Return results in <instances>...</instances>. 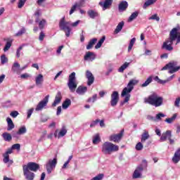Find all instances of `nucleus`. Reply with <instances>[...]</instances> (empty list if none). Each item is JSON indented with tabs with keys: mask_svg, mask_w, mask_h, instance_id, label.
Listing matches in <instances>:
<instances>
[{
	"mask_svg": "<svg viewBox=\"0 0 180 180\" xmlns=\"http://www.w3.org/2000/svg\"><path fill=\"white\" fill-rule=\"evenodd\" d=\"M2 137L4 141H12V135L8 132H4L2 134Z\"/></svg>",
	"mask_w": 180,
	"mask_h": 180,
	"instance_id": "30",
	"label": "nucleus"
},
{
	"mask_svg": "<svg viewBox=\"0 0 180 180\" xmlns=\"http://www.w3.org/2000/svg\"><path fill=\"white\" fill-rule=\"evenodd\" d=\"M155 131L157 136H159V137H161V130H160V129L157 128Z\"/></svg>",
	"mask_w": 180,
	"mask_h": 180,
	"instance_id": "62",
	"label": "nucleus"
},
{
	"mask_svg": "<svg viewBox=\"0 0 180 180\" xmlns=\"http://www.w3.org/2000/svg\"><path fill=\"white\" fill-rule=\"evenodd\" d=\"M149 20H157V22H160V17L157 14H154L149 18Z\"/></svg>",
	"mask_w": 180,
	"mask_h": 180,
	"instance_id": "49",
	"label": "nucleus"
},
{
	"mask_svg": "<svg viewBox=\"0 0 180 180\" xmlns=\"http://www.w3.org/2000/svg\"><path fill=\"white\" fill-rule=\"evenodd\" d=\"M61 114V106H58L57 108L56 115L57 116H59V115Z\"/></svg>",
	"mask_w": 180,
	"mask_h": 180,
	"instance_id": "63",
	"label": "nucleus"
},
{
	"mask_svg": "<svg viewBox=\"0 0 180 180\" xmlns=\"http://www.w3.org/2000/svg\"><path fill=\"white\" fill-rule=\"evenodd\" d=\"M134 43H136V38H132L130 41L128 46V51H130L131 49H133V46H134Z\"/></svg>",
	"mask_w": 180,
	"mask_h": 180,
	"instance_id": "43",
	"label": "nucleus"
},
{
	"mask_svg": "<svg viewBox=\"0 0 180 180\" xmlns=\"http://www.w3.org/2000/svg\"><path fill=\"white\" fill-rule=\"evenodd\" d=\"M146 102H147V103H149V105H152V106L158 108L162 105V102H164V98L158 96L157 93H153L148 97V98L146 100Z\"/></svg>",
	"mask_w": 180,
	"mask_h": 180,
	"instance_id": "5",
	"label": "nucleus"
},
{
	"mask_svg": "<svg viewBox=\"0 0 180 180\" xmlns=\"http://www.w3.org/2000/svg\"><path fill=\"white\" fill-rule=\"evenodd\" d=\"M143 142H139L136 146H135V148H136V151H141V150H143Z\"/></svg>",
	"mask_w": 180,
	"mask_h": 180,
	"instance_id": "46",
	"label": "nucleus"
},
{
	"mask_svg": "<svg viewBox=\"0 0 180 180\" xmlns=\"http://www.w3.org/2000/svg\"><path fill=\"white\" fill-rule=\"evenodd\" d=\"M95 58H96V56H95L94 52L89 51L84 56L85 61H94Z\"/></svg>",
	"mask_w": 180,
	"mask_h": 180,
	"instance_id": "18",
	"label": "nucleus"
},
{
	"mask_svg": "<svg viewBox=\"0 0 180 180\" xmlns=\"http://www.w3.org/2000/svg\"><path fill=\"white\" fill-rule=\"evenodd\" d=\"M57 165V158H53V160L50 159L48 162L46 164V172L48 174H50L53 172L56 166Z\"/></svg>",
	"mask_w": 180,
	"mask_h": 180,
	"instance_id": "9",
	"label": "nucleus"
},
{
	"mask_svg": "<svg viewBox=\"0 0 180 180\" xmlns=\"http://www.w3.org/2000/svg\"><path fill=\"white\" fill-rule=\"evenodd\" d=\"M101 151L105 155H110L112 153L119 151V146L112 142L106 141L103 144Z\"/></svg>",
	"mask_w": 180,
	"mask_h": 180,
	"instance_id": "6",
	"label": "nucleus"
},
{
	"mask_svg": "<svg viewBox=\"0 0 180 180\" xmlns=\"http://www.w3.org/2000/svg\"><path fill=\"white\" fill-rule=\"evenodd\" d=\"M6 122L8 124V127H7L8 131H11V130H13V129H15V124H13V121H12V119H11V117H7Z\"/></svg>",
	"mask_w": 180,
	"mask_h": 180,
	"instance_id": "22",
	"label": "nucleus"
},
{
	"mask_svg": "<svg viewBox=\"0 0 180 180\" xmlns=\"http://www.w3.org/2000/svg\"><path fill=\"white\" fill-rule=\"evenodd\" d=\"M34 111V108H31L30 110H27V119H30V117L32 116V114L33 113V112Z\"/></svg>",
	"mask_w": 180,
	"mask_h": 180,
	"instance_id": "52",
	"label": "nucleus"
},
{
	"mask_svg": "<svg viewBox=\"0 0 180 180\" xmlns=\"http://www.w3.org/2000/svg\"><path fill=\"white\" fill-rule=\"evenodd\" d=\"M150 139V134H148V131L144 130L143 134L141 135V142L146 143L147 140Z\"/></svg>",
	"mask_w": 180,
	"mask_h": 180,
	"instance_id": "23",
	"label": "nucleus"
},
{
	"mask_svg": "<svg viewBox=\"0 0 180 180\" xmlns=\"http://www.w3.org/2000/svg\"><path fill=\"white\" fill-rule=\"evenodd\" d=\"M65 134H67V129L65 127H63L58 135V139H60V137H64Z\"/></svg>",
	"mask_w": 180,
	"mask_h": 180,
	"instance_id": "40",
	"label": "nucleus"
},
{
	"mask_svg": "<svg viewBox=\"0 0 180 180\" xmlns=\"http://www.w3.org/2000/svg\"><path fill=\"white\" fill-rule=\"evenodd\" d=\"M96 41H98V39L96 38H93L89 41V44L86 46V50H91L95 46L96 44Z\"/></svg>",
	"mask_w": 180,
	"mask_h": 180,
	"instance_id": "25",
	"label": "nucleus"
},
{
	"mask_svg": "<svg viewBox=\"0 0 180 180\" xmlns=\"http://www.w3.org/2000/svg\"><path fill=\"white\" fill-rule=\"evenodd\" d=\"M88 91V87L84 86H79L76 90L78 95H85Z\"/></svg>",
	"mask_w": 180,
	"mask_h": 180,
	"instance_id": "20",
	"label": "nucleus"
},
{
	"mask_svg": "<svg viewBox=\"0 0 180 180\" xmlns=\"http://www.w3.org/2000/svg\"><path fill=\"white\" fill-rule=\"evenodd\" d=\"M50 98L49 95H47L42 101H41L37 105L35 110L39 112V110H42L43 108L47 106L49 103V98Z\"/></svg>",
	"mask_w": 180,
	"mask_h": 180,
	"instance_id": "10",
	"label": "nucleus"
},
{
	"mask_svg": "<svg viewBox=\"0 0 180 180\" xmlns=\"http://www.w3.org/2000/svg\"><path fill=\"white\" fill-rule=\"evenodd\" d=\"M130 63L125 62L119 69L118 71L119 72H123V71L125 70L126 68H127V67H129Z\"/></svg>",
	"mask_w": 180,
	"mask_h": 180,
	"instance_id": "41",
	"label": "nucleus"
},
{
	"mask_svg": "<svg viewBox=\"0 0 180 180\" xmlns=\"http://www.w3.org/2000/svg\"><path fill=\"white\" fill-rule=\"evenodd\" d=\"M20 78L25 79V78H29V74L25 73L20 75Z\"/></svg>",
	"mask_w": 180,
	"mask_h": 180,
	"instance_id": "64",
	"label": "nucleus"
},
{
	"mask_svg": "<svg viewBox=\"0 0 180 180\" xmlns=\"http://www.w3.org/2000/svg\"><path fill=\"white\" fill-rule=\"evenodd\" d=\"M45 25H46V20H42L39 22V27L40 30H43V29H44Z\"/></svg>",
	"mask_w": 180,
	"mask_h": 180,
	"instance_id": "48",
	"label": "nucleus"
},
{
	"mask_svg": "<svg viewBox=\"0 0 180 180\" xmlns=\"http://www.w3.org/2000/svg\"><path fill=\"white\" fill-rule=\"evenodd\" d=\"M9 154H12V149L7 150L6 153L3 154V162H4V164H8L9 161H11V162H13L12 160H9Z\"/></svg>",
	"mask_w": 180,
	"mask_h": 180,
	"instance_id": "19",
	"label": "nucleus"
},
{
	"mask_svg": "<svg viewBox=\"0 0 180 180\" xmlns=\"http://www.w3.org/2000/svg\"><path fill=\"white\" fill-rule=\"evenodd\" d=\"M86 77L87 78V85L91 86L92 84H94L95 81V77L91 71L86 70Z\"/></svg>",
	"mask_w": 180,
	"mask_h": 180,
	"instance_id": "13",
	"label": "nucleus"
},
{
	"mask_svg": "<svg viewBox=\"0 0 180 180\" xmlns=\"http://www.w3.org/2000/svg\"><path fill=\"white\" fill-rule=\"evenodd\" d=\"M98 99V94H94L91 98H88L87 102H92L93 103Z\"/></svg>",
	"mask_w": 180,
	"mask_h": 180,
	"instance_id": "47",
	"label": "nucleus"
},
{
	"mask_svg": "<svg viewBox=\"0 0 180 180\" xmlns=\"http://www.w3.org/2000/svg\"><path fill=\"white\" fill-rule=\"evenodd\" d=\"M23 49V46H20L16 51V57L17 58H19L20 57V51Z\"/></svg>",
	"mask_w": 180,
	"mask_h": 180,
	"instance_id": "56",
	"label": "nucleus"
},
{
	"mask_svg": "<svg viewBox=\"0 0 180 180\" xmlns=\"http://www.w3.org/2000/svg\"><path fill=\"white\" fill-rule=\"evenodd\" d=\"M129 6V4H127V1H122L120 3L118 9L120 12H123L127 9V7Z\"/></svg>",
	"mask_w": 180,
	"mask_h": 180,
	"instance_id": "21",
	"label": "nucleus"
},
{
	"mask_svg": "<svg viewBox=\"0 0 180 180\" xmlns=\"http://www.w3.org/2000/svg\"><path fill=\"white\" fill-rule=\"evenodd\" d=\"M44 37H46V34L43 31H41L39 34V40L40 41H43V40H44Z\"/></svg>",
	"mask_w": 180,
	"mask_h": 180,
	"instance_id": "54",
	"label": "nucleus"
},
{
	"mask_svg": "<svg viewBox=\"0 0 180 180\" xmlns=\"http://www.w3.org/2000/svg\"><path fill=\"white\" fill-rule=\"evenodd\" d=\"M87 15L91 18V19H95L98 16V12L94 11V10H89L87 11Z\"/></svg>",
	"mask_w": 180,
	"mask_h": 180,
	"instance_id": "28",
	"label": "nucleus"
},
{
	"mask_svg": "<svg viewBox=\"0 0 180 180\" xmlns=\"http://www.w3.org/2000/svg\"><path fill=\"white\" fill-rule=\"evenodd\" d=\"M98 143H101V136L97 134L93 136V144H98Z\"/></svg>",
	"mask_w": 180,
	"mask_h": 180,
	"instance_id": "35",
	"label": "nucleus"
},
{
	"mask_svg": "<svg viewBox=\"0 0 180 180\" xmlns=\"http://www.w3.org/2000/svg\"><path fill=\"white\" fill-rule=\"evenodd\" d=\"M39 168H40V166L36 162H28L27 165H22V171L25 179H34V173L33 172H36ZM30 171H32L33 172Z\"/></svg>",
	"mask_w": 180,
	"mask_h": 180,
	"instance_id": "2",
	"label": "nucleus"
},
{
	"mask_svg": "<svg viewBox=\"0 0 180 180\" xmlns=\"http://www.w3.org/2000/svg\"><path fill=\"white\" fill-rule=\"evenodd\" d=\"M99 122H100L99 120H96L93 121L90 124V127H95V126H96V124H98V123H99Z\"/></svg>",
	"mask_w": 180,
	"mask_h": 180,
	"instance_id": "60",
	"label": "nucleus"
},
{
	"mask_svg": "<svg viewBox=\"0 0 180 180\" xmlns=\"http://www.w3.org/2000/svg\"><path fill=\"white\" fill-rule=\"evenodd\" d=\"M137 16H139L138 11H135V12L132 13L128 19V22H133V20H134V19H136L137 18Z\"/></svg>",
	"mask_w": 180,
	"mask_h": 180,
	"instance_id": "36",
	"label": "nucleus"
},
{
	"mask_svg": "<svg viewBox=\"0 0 180 180\" xmlns=\"http://www.w3.org/2000/svg\"><path fill=\"white\" fill-rule=\"evenodd\" d=\"M165 114L159 112L156 115L155 119H156V122H161V120H162V117H165Z\"/></svg>",
	"mask_w": 180,
	"mask_h": 180,
	"instance_id": "38",
	"label": "nucleus"
},
{
	"mask_svg": "<svg viewBox=\"0 0 180 180\" xmlns=\"http://www.w3.org/2000/svg\"><path fill=\"white\" fill-rule=\"evenodd\" d=\"M123 26H124V22L122 21L116 27L115 30V33L117 34V33L120 32L122 31V29H123Z\"/></svg>",
	"mask_w": 180,
	"mask_h": 180,
	"instance_id": "32",
	"label": "nucleus"
},
{
	"mask_svg": "<svg viewBox=\"0 0 180 180\" xmlns=\"http://www.w3.org/2000/svg\"><path fill=\"white\" fill-rule=\"evenodd\" d=\"M157 2V0H148L146 1L143 4V9H146L148 6H150V5H153V4H155Z\"/></svg>",
	"mask_w": 180,
	"mask_h": 180,
	"instance_id": "34",
	"label": "nucleus"
},
{
	"mask_svg": "<svg viewBox=\"0 0 180 180\" xmlns=\"http://www.w3.org/2000/svg\"><path fill=\"white\" fill-rule=\"evenodd\" d=\"M20 70V64H19V63L18 62H15L13 64V66L11 68V71H13V72H16V74H19Z\"/></svg>",
	"mask_w": 180,
	"mask_h": 180,
	"instance_id": "24",
	"label": "nucleus"
},
{
	"mask_svg": "<svg viewBox=\"0 0 180 180\" xmlns=\"http://www.w3.org/2000/svg\"><path fill=\"white\" fill-rule=\"evenodd\" d=\"M68 86L70 92H75V89H77V86H78V83H77V77H75V72H72L69 75Z\"/></svg>",
	"mask_w": 180,
	"mask_h": 180,
	"instance_id": "7",
	"label": "nucleus"
},
{
	"mask_svg": "<svg viewBox=\"0 0 180 180\" xmlns=\"http://www.w3.org/2000/svg\"><path fill=\"white\" fill-rule=\"evenodd\" d=\"M25 33H26V29L22 27L15 34V36L18 37L19 36H22V34H25Z\"/></svg>",
	"mask_w": 180,
	"mask_h": 180,
	"instance_id": "45",
	"label": "nucleus"
},
{
	"mask_svg": "<svg viewBox=\"0 0 180 180\" xmlns=\"http://www.w3.org/2000/svg\"><path fill=\"white\" fill-rule=\"evenodd\" d=\"M44 79H43V75L39 74L35 78V84L36 85H41Z\"/></svg>",
	"mask_w": 180,
	"mask_h": 180,
	"instance_id": "27",
	"label": "nucleus"
},
{
	"mask_svg": "<svg viewBox=\"0 0 180 180\" xmlns=\"http://www.w3.org/2000/svg\"><path fill=\"white\" fill-rule=\"evenodd\" d=\"M175 40H176V44L180 43V30L178 27L173 28L170 31L169 37L163 43L162 49L167 51H172V50H174L172 44Z\"/></svg>",
	"mask_w": 180,
	"mask_h": 180,
	"instance_id": "1",
	"label": "nucleus"
},
{
	"mask_svg": "<svg viewBox=\"0 0 180 180\" xmlns=\"http://www.w3.org/2000/svg\"><path fill=\"white\" fill-rule=\"evenodd\" d=\"M34 16H37L35 20L36 23H39V16H40V10H37L34 13Z\"/></svg>",
	"mask_w": 180,
	"mask_h": 180,
	"instance_id": "53",
	"label": "nucleus"
},
{
	"mask_svg": "<svg viewBox=\"0 0 180 180\" xmlns=\"http://www.w3.org/2000/svg\"><path fill=\"white\" fill-rule=\"evenodd\" d=\"M172 161L174 164H178L180 162V153L176 151Z\"/></svg>",
	"mask_w": 180,
	"mask_h": 180,
	"instance_id": "26",
	"label": "nucleus"
},
{
	"mask_svg": "<svg viewBox=\"0 0 180 180\" xmlns=\"http://www.w3.org/2000/svg\"><path fill=\"white\" fill-rule=\"evenodd\" d=\"M172 137V134L171 131L167 130L165 132L162 134V136H160V141H167V139H171Z\"/></svg>",
	"mask_w": 180,
	"mask_h": 180,
	"instance_id": "17",
	"label": "nucleus"
},
{
	"mask_svg": "<svg viewBox=\"0 0 180 180\" xmlns=\"http://www.w3.org/2000/svg\"><path fill=\"white\" fill-rule=\"evenodd\" d=\"M61 99H63V96L61 95V92L58 91L55 96L53 103H52L53 108H56L57 105L61 103Z\"/></svg>",
	"mask_w": 180,
	"mask_h": 180,
	"instance_id": "16",
	"label": "nucleus"
},
{
	"mask_svg": "<svg viewBox=\"0 0 180 180\" xmlns=\"http://www.w3.org/2000/svg\"><path fill=\"white\" fill-rule=\"evenodd\" d=\"M139 84V80L131 79L127 87L124 88L121 93V98H124L123 101L120 102V106H123L124 103H127L130 101V93L134 89V86Z\"/></svg>",
	"mask_w": 180,
	"mask_h": 180,
	"instance_id": "3",
	"label": "nucleus"
},
{
	"mask_svg": "<svg viewBox=\"0 0 180 180\" xmlns=\"http://www.w3.org/2000/svg\"><path fill=\"white\" fill-rule=\"evenodd\" d=\"M112 2L113 0H105V1H101L99 5L103 8V11H106V9H109L112 6Z\"/></svg>",
	"mask_w": 180,
	"mask_h": 180,
	"instance_id": "14",
	"label": "nucleus"
},
{
	"mask_svg": "<svg viewBox=\"0 0 180 180\" xmlns=\"http://www.w3.org/2000/svg\"><path fill=\"white\" fill-rule=\"evenodd\" d=\"M65 18H63L59 22V27L60 30H63L65 33L66 37H70V33H71V28L70 26L77 27L79 24V20L71 23V22H65Z\"/></svg>",
	"mask_w": 180,
	"mask_h": 180,
	"instance_id": "4",
	"label": "nucleus"
},
{
	"mask_svg": "<svg viewBox=\"0 0 180 180\" xmlns=\"http://www.w3.org/2000/svg\"><path fill=\"white\" fill-rule=\"evenodd\" d=\"M27 129H26V127L22 126L18 129L17 134H19L20 136L22 134H25V133H27Z\"/></svg>",
	"mask_w": 180,
	"mask_h": 180,
	"instance_id": "39",
	"label": "nucleus"
},
{
	"mask_svg": "<svg viewBox=\"0 0 180 180\" xmlns=\"http://www.w3.org/2000/svg\"><path fill=\"white\" fill-rule=\"evenodd\" d=\"M26 3V0H19L18 3V8L20 9L21 8H23L25 6V4Z\"/></svg>",
	"mask_w": 180,
	"mask_h": 180,
	"instance_id": "55",
	"label": "nucleus"
},
{
	"mask_svg": "<svg viewBox=\"0 0 180 180\" xmlns=\"http://www.w3.org/2000/svg\"><path fill=\"white\" fill-rule=\"evenodd\" d=\"M178 63L176 61H172L167 63L165 66L162 68V71H165V70H169V74H174V72H176V71H179L180 67L176 66Z\"/></svg>",
	"mask_w": 180,
	"mask_h": 180,
	"instance_id": "8",
	"label": "nucleus"
},
{
	"mask_svg": "<svg viewBox=\"0 0 180 180\" xmlns=\"http://www.w3.org/2000/svg\"><path fill=\"white\" fill-rule=\"evenodd\" d=\"M105 39L106 37L103 36L102 38L98 41L97 44L95 46V49H101V47H102V44H103V42L105 41Z\"/></svg>",
	"mask_w": 180,
	"mask_h": 180,
	"instance_id": "33",
	"label": "nucleus"
},
{
	"mask_svg": "<svg viewBox=\"0 0 180 180\" xmlns=\"http://www.w3.org/2000/svg\"><path fill=\"white\" fill-rule=\"evenodd\" d=\"M71 106V100L70 98H66L62 104L63 109H68Z\"/></svg>",
	"mask_w": 180,
	"mask_h": 180,
	"instance_id": "29",
	"label": "nucleus"
},
{
	"mask_svg": "<svg viewBox=\"0 0 180 180\" xmlns=\"http://www.w3.org/2000/svg\"><path fill=\"white\" fill-rule=\"evenodd\" d=\"M180 97H178L177 98H176L175 101H174V106H176V108H179L180 105Z\"/></svg>",
	"mask_w": 180,
	"mask_h": 180,
	"instance_id": "58",
	"label": "nucleus"
},
{
	"mask_svg": "<svg viewBox=\"0 0 180 180\" xmlns=\"http://www.w3.org/2000/svg\"><path fill=\"white\" fill-rule=\"evenodd\" d=\"M10 115L11 116V117H18V116L19 115V112L18 111H13L11 112Z\"/></svg>",
	"mask_w": 180,
	"mask_h": 180,
	"instance_id": "57",
	"label": "nucleus"
},
{
	"mask_svg": "<svg viewBox=\"0 0 180 180\" xmlns=\"http://www.w3.org/2000/svg\"><path fill=\"white\" fill-rule=\"evenodd\" d=\"M119 102V92L113 91L111 94L110 105L112 107L116 106Z\"/></svg>",
	"mask_w": 180,
	"mask_h": 180,
	"instance_id": "12",
	"label": "nucleus"
},
{
	"mask_svg": "<svg viewBox=\"0 0 180 180\" xmlns=\"http://www.w3.org/2000/svg\"><path fill=\"white\" fill-rule=\"evenodd\" d=\"M12 46V41H8L6 44V46L4 48V51H8L9 49Z\"/></svg>",
	"mask_w": 180,
	"mask_h": 180,
	"instance_id": "44",
	"label": "nucleus"
},
{
	"mask_svg": "<svg viewBox=\"0 0 180 180\" xmlns=\"http://www.w3.org/2000/svg\"><path fill=\"white\" fill-rule=\"evenodd\" d=\"M1 64H6V63H8V58H6V56L5 55H2L1 56Z\"/></svg>",
	"mask_w": 180,
	"mask_h": 180,
	"instance_id": "50",
	"label": "nucleus"
},
{
	"mask_svg": "<svg viewBox=\"0 0 180 180\" xmlns=\"http://www.w3.org/2000/svg\"><path fill=\"white\" fill-rule=\"evenodd\" d=\"M78 8H81V6H84L85 5V0H80L79 3H76Z\"/></svg>",
	"mask_w": 180,
	"mask_h": 180,
	"instance_id": "61",
	"label": "nucleus"
},
{
	"mask_svg": "<svg viewBox=\"0 0 180 180\" xmlns=\"http://www.w3.org/2000/svg\"><path fill=\"white\" fill-rule=\"evenodd\" d=\"M151 82H153V76H150L149 77H148V79L145 81L143 84L141 85V86L142 88H146V86H148V85H150Z\"/></svg>",
	"mask_w": 180,
	"mask_h": 180,
	"instance_id": "31",
	"label": "nucleus"
},
{
	"mask_svg": "<svg viewBox=\"0 0 180 180\" xmlns=\"http://www.w3.org/2000/svg\"><path fill=\"white\" fill-rule=\"evenodd\" d=\"M8 150H11V152L13 153V150H18L19 151L20 150V144L15 143L11 146V148H8Z\"/></svg>",
	"mask_w": 180,
	"mask_h": 180,
	"instance_id": "42",
	"label": "nucleus"
},
{
	"mask_svg": "<svg viewBox=\"0 0 180 180\" xmlns=\"http://www.w3.org/2000/svg\"><path fill=\"white\" fill-rule=\"evenodd\" d=\"M176 114H174L173 116L170 118H167L165 122H166V123H168L169 124H171L172 123H174V121L175 120V119H176Z\"/></svg>",
	"mask_w": 180,
	"mask_h": 180,
	"instance_id": "37",
	"label": "nucleus"
},
{
	"mask_svg": "<svg viewBox=\"0 0 180 180\" xmlns=\"http://www.w3.org/2000/svg\"><path fill=\"white\" fill-rule=\"evenodd\" d=\"M77 8H78V4L75 3L70 9V15H72L73 12H75V9H77Z\"/></svg>",
	"mask_w": 180,
	"mask_h": 180,
	"instance_id": "51",
	"label": "nucleus"
},
{
	"mask_svg": "<svg viewBox=\"0 0 180 180\" xmlns=\"http://www.w3.org/2000/svg\"><path fill=\"white\" fill-rule=\"evenodd\" d=\"M123 133H124V130H122L119 134H114L109 136L110 141H113L114 143H120V140H122V137H123Z\"/></svg>",
	"mask_w": 180,
	"mask_h": 180,
	"instance_id": "11",
	"label": "nucleus"
},
{
	"mask_svg": "<svg viewBox=\"0 0 180 180\" xmlns=\"http://www.w3.org/2000/svg\"><path fill=\"white\" fill-rule=\"evenodd\" d=\"M143 169L144 168L143 167V165H141L138 166L134 172L133 178H134L135 179H137V178H140V176H141V172H143Z\"/></svg>",
	"mask_w": 180,
	"mask_h": 180,
	"instance_id": "15",
	"label": "nucleus"
},
{
	"mask_svg": "<svg viewBox=\"0 0 180 180\" xmlns=\"http://www.w3.org/2000/svg\"><path fill=\"white\" fill-rule=\"evenodd\" d=\"M146 119L148 120H151L152 122H157V119L150 115H147Z\"/></svg>",
	"mask_w": 180,
	"mask_h": 180,
	"instance_id": "59",
	"label": "nucleus"
}]
</instances>
